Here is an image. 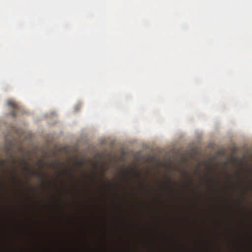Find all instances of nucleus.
<instances>
[{"instance_id":"2","label":"nucleus","mask_w":252,"mask_h":252,"mask_svg":"<svg viewBox=\"0 0 252 252\" xmlns=\"http://www.w3.org/2000/svg\"><path fill=\"white\" fill-rule=\"evenodd\" d=\"M7 104L9 106H11L12 108H14V109H16L18 108L17 104L14 101H12V100L8 101Z\"/></svg>"},{"instance_id":"3","label":"nucleus","mask_w":252,"mask_h":252,"mask_svg":"<svg viewBox=\"0 0 252 252\" xmlns=\"http://www.w3.org/2000/svg\"><path fill=\"white\" fill-rule=\"evenodd\" d=\"M11 115L12 117H15V116H16V113L15 110H13V111L11 112Z\"/></svg>"},{"instance_id":"5","label":"nucleus","mask_w":252,"mask_h":252,"mask_svg":"<svg viewBox=\"0 0 252 252\" xmlns=\"http://www.w3.org/2000/svg\"><path fill=\"white\" fill-rule=\"evenodd\" d=\"M186 175H187V176H188L189 178V175L187 173H186Z\"/></svg>"},{"instance_id":"4","label":"nucleus","mask_w":252,"mask_h":252,"mask_svg":"<svg viewBox=\"0 0 252 252\" xmlns=\"http://www.w3.org/2000/svg\"><path fill=\"white\" fill-rule=\"evenodd\" d=\"M4 163H5L4 160H2L1 161V163H2V164H4Z\"/></svg>"},{"instance_id":"6","label":"nucleus","mask_w":252,"mask_h":252,"mask_svg":"<svg viewBox=\"0 0 252 252\" xmlns=\"http://www.w3.org/2000/svg\"><path fill=\"white\" fill-rule=\"evenodd\" d=\"M168 181L169 183H171V181L168 179Z\"/></svg>"},{"instance_id":"1","label":"nucleus","mask_w":252,"mask_h":252,"mask_svg":"<svg viewBox=\"0 0 252 252\" xmlns=\"http://www.w3.org/2000/svg\"><path fill=\"white\" fill-rule=\"evenodd\" d=\"M23 163L25 165V169L26 171H27L29 173H30L32 175H35L37 177L40 179L42 181V183H43V178L45 176L44 173L43 172H35L32 171L30 168L27 162L26 161L23 160L22 161Z\"/></svg>"}]
</instances>
